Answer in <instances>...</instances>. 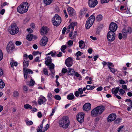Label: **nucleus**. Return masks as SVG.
<instances>
[{
    "instance_id": "ddd939ff",
    "label": "nucleus",
    "mask_w": 132,
    "mask_h": 132,
    "mask_svg": "<svg viewBox=\"0 0 132 132\" xmlns=\"http://www.w3.org/2000/svg\"><path fill=\"white\" fill-rule=\"evenodd\" d=\"M84 113L81 112L79 113L77 116V119L78 121L80 122H82L84 121Z\"/></svg>"
},
{
    "instance_id": "f704fd0d",
    "label": "nucleus",
    "mask_w": 132,
    "mask_h": 132,
    "mask_svg": "<svg viewBox=\"0 0 132 132\" xmlns=\"http://www.w3.org/2000/svg\"><path fill=\"white\" fill-rule=\"evenodd\" d=\"M35 81L32 78L31 79L30 83H27V84L29 86H33L35 84Z\"/></svg>"
},
{
    "instance_id": "ea45409f",
    "label": "nucleus",
    "mask_w": 132,
    "mask_h": 132,
    "mask_svg": "<svg viewBox=\"0 0 132 132\" xmlns=\"http://www.w3.org/2000/svg\"><path fill=\"white\" fill-rule=\"evenodd\" d=\"M122 119L121 118H117L114 121V123L115 124H118L120 123L121 122Z\"/></svg>"
},
{
    "instance_id": "c9c22d12",
    "label": "nucleus",
    "mask_w": 132,
    "mask_h": 132,
    "mask_svg": "<svg viewBox=\"0 0 132 132\" xmlns=\"http://www.w3.org/2000/svg\"><path fill=\"white\" fill-rule=\"evenodd\" d=\"M95 86H93L89 85H87L86 86V89L89 90H91L93 89L95 87Z\"/></svg>"
},
{
    "instance_id": "5701e85b",
    "label": "nucleus",
    "mask_w": 132,
    "mask_h": 132,
    "mask_svg": "<svg viewBox=\"0 0 132 132\" xmlns=\"http://www.w3.org/2000/svg\"><path fill=\"white\" fill-rule=\"evenodd\" d=\"M69 14L71 16L75 13L74 10L71 7H69L67 8Z\"/></svg>"
},
{
    "instance_id": "5fc2aeb1",
    "label": "nucleus",
    "mask_w": 132,
    "mask_h": 132,
    "mask_svg": "<svg viewBox=\"0 0 132 132\" xmlns=\"http://www.w3.org/2000/svg\"><path fill=\"white\" fill-rule=\"evenodd\" d=\"M73 42L71 40H69L67 43L68 45L69 46H72L73 44Z\"/></svg>"
},
{
    "instance_id": "58836bf2",
    "label": "nucleus",
    "mask_w": 132,
    "mask_h": 132,
    "mask_svg": "<svg viewBox=\"0 0 132 132\" xmlns=\"http://www.w3.org/2000/svg\"><path fill=\"white\" fill-rule=\"evenodd\" d=\"M119 95L121 96L123 95L125 93V90L119 88Z\"/></svg>"
},
{
    "instance_id": "f3484780",
    "label": "nucleus",
    "mask_w": 132,
    "mask_h": 132,
    "mask_svg": "<svg viewBox=\"0 0 132 132\" xmlns=\"http://www.w3.org/2000/svg\"><path fill=\"white\" fill-rule=\"evenodd\" d=\"M91 104L89 103H85L83 106V109L85 111H88L91 109Z\"/></svg>"
},
{
    "instance_id": "f03ea898",
    "label": "nucleus",
    "mask_w": 132,
    "mask_h": 132,
    "mask_svg": "<svg viewBox=\"0 0 132 132\" xmlns=\"http://www.w3.org/2000/svg\"><path fill=\"white\" fill-rule=\"evenodd\" d=\"M70 123L68 117L67 116H64L60 120L59 125L60 127L64 128H67Z\"/></svg>"
},
{
    "instance_id": "393cba45",
    "label": "nucleus",
    "mask_w": 132,
    "mask_h": 132,
    "mask_svg": "<svg viewBox=\"0 0 132 132\" xmlns=\"http://www.w3.org/2000/svg\"><path fill=\"white\" fill-rule=\"evenodd\" d=\"M119 87L112 88L111 90V92L112 94L116 95L118 93L119 90Z\"/></svg>"
},
{
    "instance_id": "f257e3e1",
    "label": "nucleus",
    "mask_w": 132,
    "mask_h": 132,
    "mask_svg": "<svg viewBox=\"0 0 132 132\" xmlns=\"http://www.w3.org/2000/svg\"><path fill=\"white\" fill-rule=\"evenodd\" d=\"M29 8L28 3L26 2L22 3L17 8V11L20 14H23L26 12Z\"/></svg>"
},
{
    "instance_id": "aec40b11",
    "label": "nucleus",
    "mask_w": 132,
    "mask_h": 132,
    "mask_svg": "<svg viewBox=\"0 0 132 132\" xmlns=\"http://www.w3.org/2000/svg\"><path fill=\"white\" fill-rule=\"evenodd\" d=\"M95 108L99 115L101 114L104 110V107L103 106H97Z\"/></svg>"
},
{
    "instance_id": "e2e57ef3",
    "label": "nucleus",
    "mask_w": 132,
    "mask_h": 132,
    "mask_svg": "<svg viewBox=\"0 0 132 132\" xmlns=\"http://www.w3.org/2000/svg\"><path fill=\"white\" fill-rule=\"evenodd\" d=\"M110 0H101V3H104L108 2Z\"/></svg>"
},
{
    "instance_id": "69168bd1",
    "label": "nucleus",
    "mask_w": 132,
    "mask_h": 132,
    "mask_svg": "<svg viewBox=\"0 0 132 132\" xmlns=\"http://www.w3.org/2000/svg\"><path fill=\"white\" fill-rule=\"evenodd\" d=\"M37 116L39 118H41L42 117V114L41 112H38L37 114Z\"/></svg>"
},
{
    "instance_id": "9b49d317",
    "label": "nucleus",
    "mask_w": 132,
    "mask_h": 132,
    "mask_svg": "<svg viewBox=\"0 0 132 132\" xmlns=\"http://www.w3.org/2000/svg\"><path fill=\"white\" fill-rule=\"evenodd\" d=\"M43 122L42 124H40L38 127V128L37 129V132H45L49 128V125L48 124H47L44 128L43 131L42 132V131L43 126Z\"/></svg>"
},
{
    "instance_id": "09e8293b",
    "label": "nucleus",
    "mask_w": 132,
    "mask_h": 132,
    "mask_svg": "<svg viewBox=\"0 0 132 132\" xmlns=\"http://www.w3.org/2000/svg\"><path fill=\"white\" fill-rule=\"evenodd\" d=\"M77 91L79 93V94L80 95H81L83 93L82 89L81 88H79L78 89V90Z\"/></svg>"
},
{
    "instance_id": "49530a36",
    "label": "nucleus",
    "mask_w": 132,
    "mask_h": 132,
    "mask_svg": "<svg viewBox=\"0 0 132 132\" xmlns=\"http://www.w3.org/2000/svg\"><path fill=\"white\" fill-rule=\"evenodd\" d=\"M67 46L65 45H63L62 46L61 48V51H62L63 53H65V50Z\"/></svg>"
},
{
    "instance_id": "cd10ccee",
    "label": "nucleus",
    "mask_w": 132,
    "mask_h": 132,
    "mask_svg": "<svg viewBox=\"0 0 132 132\" xmlns=\"http://www.w3.org/2000/svg\"><path fill=\"white\" fill-rule=\"evenodd\" d=\"M77 22H72L69 26L68 27L69 29H72L73 30V29L74 27L77 26Z\"/></svg>"
},
{
    "instance_id": "c85d7f7f",
    "label": "nucleus",
    "mask_w": 132,
    "mask_h": 132,
    "mask_svg": "<svg viewBox=\"0 0 132 132\" xmlns=\"http://www.w3.org/2000/svg\"><path fill=\"white\" fill-rule=\"evenodd\" d=\"M75 97V96L72 93H70L68 94L67 96V98L69 100H71Z\"/></svg>"
},
{
    "instance_id": "de8ad7c7",
    "label": "nucleus",
    "mask_w": 132,
    "mask_h": 132,
    "mask_svg": "<svg viewBox=\"0 0 132 132\" xmlns=\"http://www.w3.org/2000/svg\"><path fill=\"white\" fill-rule=\"evenodd\" d=\"M43 71L45 75H47L48 74V72L46 69L44 68L43 69Z\"/></svg>"
},
{
    "instance_id": "0eeeda50",
    "label": "nucleus",
    "mask_w": 132,
    "mask_h": 132,
    "mask_svg": "<svg viewBox=\"0 0 132 132\" xmlns=\"http://www.w3.org/2000/svg\"><path fill=\"white\" fill-rule=\"evenodd\" d=\"M115 33L111 31H108L107 34V38L109 41L112 42L114 41L115 38Z\"/></svg>"
},
{
    "instance_id": "412c9836",
    "label": "nucleus",
    "mask_w": 132,
    "mask_h": 132,
    "mask_svg": "<svg viewBox=\"0 0 132 132\" xmlns=\"http://www.w3.org/2000/svg\"><path fill=\"white\" fill-rule=\"evenodd\" d=\"M48 28L46 27H42L40 30V34L42 35H45L47 33Z\"/></svg>"
},
{
    "instance_id": "a878e982",
    "label": "nucleus",
    "mask_w": 132,
    "mask_h": 132,
    "mask_svg": "<svg viewBox=\"0 0 132 132\" xmlns=\"http://www.w3.org/2000/svg\"><path fill=\"white\" fill-rule=\"evenodd\" d=\"M91 114L92 116L96 117L99 115L96 108L93 109L91 111Z\"/></svg>"
},
{
    "instance_id": "423d86ee",
    "label": "nucleus",
    "mask_w": 132,
    "mask_h": 132,
    "mask_svg": "<svg viewBox=\"0 0 132 132\" xmlns=\"http://www.w3.org/2000/svg\"><path fill=\"white\" fill-rule=\"evenodd\" d=\"M122 32L123 36V39H125L127 37L128 34L132 33V28L130 27L124 28L122 29Z\"/></svg>"
},
{
    "instance_id": "bf43d9fd",
    "label": "nucleus",
    "mask_w": 132,
    "mask_h": 132,
    "mask_svg": "<svg viewBox=\"0 0 132 132\" xmlns=\"http://www.w3.org/2000/svg\"><path fill=\"white\" fill-rule=\"evenodd\" d=\"M19 93L17 91H15L14 92V97H17L18 96Z\"/></svg>"
},
{
    "instance_id": "4468645a",
    "label": "nucleus",
    "mask_w": 132,
    "mask_h": 132,
    "mask_svg": "<svg viewBox=\"0 0 132 132\" xmlns=\"http://www.w3.org/2000/svg\"><path fill=\"white\" fill-rule=\"evenodd\" d=\"M46 101L47 99L45 97L42 95H40L38 99V104L39 105L44 104Z\"/></svg>"
},
{
    "instance_id": "1a4fd4ad",
    "label": "nucleus",
    "mask_w": 132,
    "mask_h": 132,
    "mask_svg": "<svg viewBox=\"0 0 132 132\" xmlns=\"http://www.w3.org/2000/svg\"><path fill=\"white\" fill-rule=\"evenodd\" d=\"M24 59L23 62V69H26L27 68L29 64V61H28V55L27 54H25L23 56Z\"/></svg>"
},
{
    "instance_id": "2f4dec72",
    "label": "nucleus",
    "mask_w": 132,
    "mask_h": 132,
    "mask_svg": "<svg viewBox=\"0 0 132 132\" xmlns=\"http://www.w3.org/2000/svg\"><path fill=\"white\" fill-rule=\"evenodd\" d=\"M44 4L45 5H48L50 4L52 2L53 0H43Z\"/></svg>"
},
{
    "instance_id": "13d9d810",
    "label": "nucleus",
    "mask_w": 132,
    "mask_h": 132,
    "mask_svg": "<svg viewBox=\"0 0 132 132\" xmlns=\"http://www.w3.org/2000/svg\"><path fill=\"white\" fill-rule=\"evenodd\" d=\"M23 90L26 91H27L28 90V87L26 85L23 86Z\"/></svg>"
},
{
    "instance_id": "4be33fe9",
    "label": "nucleus",
    "mask_w": 132,
    "mask_h": 132,
    "mask_svg": "<svg viewBox=\"0 0 132 132\" xmlns=\"http://www.w3.org/2000/svg\"><path fill=\"white\" fill-rule=\"evenodd\" d=\"M46 60L45 61V64L47 66H48V65L52 62V60L51 59V57L50 56H48L46 57Z\"/></svg>"
},
{
    "instance_id": "c03bdc74",
    "label": "nucleus",
    "mask_w": 132,
    "mask_h": 132,
    "mask_svg": "<svg viewBox=\"0 0 132 132\" xmlns=\"http://www.w3.org/2000/svg\"><path fill=\"white\" fill-rule=\"evenodd\" d=\"M26 124L28 125H32L33 124V122L31 121H29L28 120H25Z\"/></svg>"
},
{
    "instance_id": "4c0bfd02",
    "label": "nucleus",
    "mask_w": 132,
    "mask_h": 132,
    "mask_svg": "<svg viewBox=\"0 0 132 132\" xmlns=\"http://www.w3.org/2000/svg\"><path fill=\"white\" fill-rule=\"evenodd\" d=\"M41 53H39L38 51H34L32 53V54L34 56H41Z\"/></svg>"
},
{
    "instance_id": "e433bc0d",
    "label": "nucleus",
    "mask_w": 132,
    "mask_h": 132,
    "mask_svg": "<svg viewBox=\"0 0 132 132\" xmlns=\"http://www.w3.org/2000/svg\"><path fill=\"white\" fill-rule=\"evenodd\" d=\"M51 54V56L52 57H54L56 54V52L54 51H51L49 53L47 54V55H49Z\"/></svg>"
},
{
    "instance_id": "bb28decb",
    "label": "nucleus",
    "mask_w": 132,
    "mask_h": 132,
    "mask_svg": "<svg viewBox=\"0 0 132 132\" xmlns=\"http://www.w3.org/2000/svg\"><path fill=\"white\" fill-rule=\"evenodd\" d=\"M11 60L10 64L12 67H13L14 66H16L17 65V62H14L13 59L11 58Z\"/></svg>"
},
{
    "instance_id": "774afa93",
    "label": "nucleus",
    "mask_w": 132,
    "mask_h": 132,
    "mask_svg": "<svg viewBox=\"0 0 132 132\" xmlns=\"http://www.w3.org/2000/svg\"><path fill=\"white\" fill-rule=\"evenodd\" d=\"M67 71V70L66 69L63 68L62 69V71L63 73H66Z\"/></svg>"
},
{
    "instance_id": "864d4df0",
    "label": "nucleus",
    "mask_w": 132,
    "mask_h": 132,
    "mask_svg": "<svg viewBox=\"0 0 132 132\" xmlns=\"http://www.w3.org/2000/svg\"><path fill=\"white\" fill-rule=\"evenodd\" d=\"M54 98L57 100H60L61 99L60 96L57 95H55L54 96Z\"/></svg>"
},
{
    "instance_id": "0e129e2a",
    "label": "nucleus",
    "mask_w": 132,
    "mask_h": 132,
    "mask_svg": "<svg viewBox=\"0 0 132 132\" xmlns=\"http://www.w3.org/2000/svg\"><path fill=\"white\" fill-rule=\"evenodd\" d=\"M21 42L18 41H16L15 42V44L17 46H19L21 45Z\"/></svg>"
},
{
    "instance_id": "b1692460",
    "label": "nucleus",
    "mask_w": 132,
    "mask_h": 132,
    "mask_svg": "<svg viewBox=\"0 0 132 132\" xmlns=\"http://www.w3.org/2000/svg\"><path fill=\"white\" fill-rule=\"evenodd\" d=\"M48 66L50 67V70L52 72V73L53 74L55 73L54 71V65L53 63H50L48 65Z\"/></svg>"
},
{
    "instance_id": "39448f33",
    "label": "nucleus",
    "mask_w": 132,
    "mask_h": 132,
    "mask_svg": "<svg viewBox=\"0 0 132 132\" xmlns=\"http://www.w3.org/2000/svg\"><path fill=\"white\" fill-rule=\"evenodd\" d=\"M61 21V18L57 14H56L52 19L53 24L57 26L60 25Z\"/></svg>"
},
{
    "instance_id": "603ef678",
    "label": "nucleus",
    "mask_w": 132,
    "mask_h": 132,
    "mask_svg": "<svg viewBox=\"0 0 132 132\" xmlns=\"http://www.w3.org/2000/svg\"><path fill=\"white\" fill-rule=\"evenodd\" d=\"M40 57L41 56H38L35 59V61L36 62H40V61L39 60V59Z\"/></svg>"
},
{
    "instance_id": "a18cd8bd",
    "label": "nucleus",
    "mask_w": 132,
    "mask_h": 132,
    "mask_svg": "<svg viewBox=\"0 0 132 132\" xmlns=\"http://www.w3.org/2000/svg\"><path fill=\"white\" fill-rule=\"evenodd\" d=\"M52 95L51 93H48L47 95V97L49 100H51V97H52Z\"/></svg>"
},
{
    "instance_id": "6ab92c4d",
    "label": "nucleus",
    "mask_w": 132,
    "mask_h": 132,
    "mask_svg": "<svg viewBox=\"0 0 132 132\" xmlns=\"http://www.w3.org/2000/svg\"><path fill=\"white\" fill-rule=\"evenodd\" d=\"M66 65L68 67H70L72 66L73 64L72 59L71 58L69 57L65 61Z\"/></svg>"
},
{
    "instance_id": "6e6552de",
    "label": "nucleus",
    "mask_w": 132,
    "mask_h": 132,
    "mask_svg": "<svg viewBox=\"0 0 132 132\" xmlns=\"http://www.w3.org/2000/svg\"><path fill=\"white\" fill-rule=\"evenodd\" d=\"M14 48L15 47L13 44L12 42H10L9 43L7 46L6 50L8 53H11L13 52Z\"/></svg>"
},
{
    "instance_id": "680f3d73",
    "label": "nucleus",
    "mask_w": 132,
    "mask_h": 132,
    "mask_svg": "<svg viewBox=\"0 0 132 132\" xmlns=\"http://www.w3.org/2000/svg\"><path fill=\"white\" fill-rule=\"evenodd\" d=\"M123 38L122 35L121 33H119L118 34V38L120 39H121L122 38Z\"/></svg>"
},
{
    "instance_id": "052dcab7",
    "label": "nucleus",
    "mask_w": 132,
    "mask_h": 132,
    "mask_svg": "<svg viewBox=\"0 0 132 132\" xmlns=\"http://www.w3.org/2000/svg\"><path fill=\"white\" fill-rule=\"evenodd\" d=\"M103 87L101 86L97 88L96 89V90L98 92L102 90L103 89Z\"/></svg>"
},
{
    "instance_id": "4d7b16f0",
    "label": "nucleus",
    "mask_w": 132,
    "mask_h": 132,
    "mask_svg": "<svg viewBox=\"0 0 132 132\" xmlns=\"http://www.w3.org/2000/svg\"><path fill=\"white\" fill-rule=\"evenodd\" d=\"M3 58V54L2 51L0 50V61Z\"/></svg>"
},
{
    "instance_id": "6e6d98bb",
    "label": "nucleus",
    "mask_w": 132,
    "mask_h": 132,
    "mask_svg": "<svg viewBox=\"0 0 132 132\" xmlns=\"http://www.w3.org/2000/svg\"><path fill=\"white\" fill-rule=\"evenodd\" d=\"M107 65L108 67L109 68V69L110 67H110V66H111L112 67H114V65L111 62H108V64H107Z\"/></svg>"
},
{
    "instance_id": "9d476101",
    "label": "nucleus",
    "mask_w": 132,
    "mask_h": 132,
    "mask_svg": "<svg viewBox=\"0 0 132 132\" xmlns=\"http://www.w3.org/2000/svg\"><path fill=\"white\" fill-rule=\"evenodd\" d=\"M24 78L26 79L27 78L29 77L30 74L33 73V71L30 69H23Z\"/></svg>"
},
{
    "instance_id": "7ed1b4c3",
    "label": "nucleus",
    "mask_w": 132,
    "mask_h": 132,
    "mask_svg": "<svg viewBox=\"0 0 132 132\" xmlns=\"http://www.w3.org/2000/svg\"><path fill=\"white\" fill-rule=\"evenodd\" d=\"M19 29L15 23L12 24L9 28V31L12 35H14L18 33Z\"/></svg>"
},
{
    "instance_id": "3c124183",
    "label": "nucleus",
    "mask_w": 132,
    "mask_h": 132,
    "mask_svg": "<svg viewBox=\"0 0 132 132\" xmlns=\"http://www.w3.org/2000/svg\"><path fill=\"white\" fill-rule=\"evenodd\" d=\"M109 69L113 73H114L117 71V70L111 67H110Z\"/></svg>"
},
{
    "instance_id": "a211bd4d",
    "label": "nucleus",
    "mask_w": 132,
    "mask_h": 132,
    "mask_svg": "<svg viewBox=\"0 0 132 132\" xmlns=\"http://www.w3.org/2000/svg\"><path fill=\"white\" fill-rule=\"evenodd\" d=\"M116 115L114 113H112L109 115L107 119L109 122H111L114 121L116 118Z\"/></svg>"
},
{
    "instance_id": "79ce46f5",
    "label": "nucleus",
    "mask_w": 132,
    "mask_h": 132,
    "mask_svg": "<svg viewBox=\"0 0 132 132\" xmlns=\"http://www.w3.org/2000/svg\"><path fill=\"white\" fill-rule=\"evenodd\" d=\"M103 18V16L101 14L98 15L96 17V19L98 21L101 20Z\"/></svg>"
},
{
    "instance_id": "37998d69",
    "label": "nucleus",
    "mask_w": 132,
    "mask_h": 132,
    "mask_svg": "<svg viewBox=\"0 0 132 132\" xmlns=\"http://www.w3.org/2000/svg\"><path fill=\"white\" fill-rule=\"evenodd\" d=\"M4 86V83L2 81V80L0 79V88H3Z\"/></svg>"
},
{
    "instance_id": "c756f323",
    "label": "nucleus",
    "mask_w": 132,
    "mask_h": 132,
    "mask_svg": "<svg viewBox=\"0 0 132 132\" xmlns=\"http://www.w3.org/2000/svg\"><path fill=\"white\" fill-rule=\"evenodd\" d=\"M68 75H73L75 72V71L73 69L68 68Z\"/></svg>"
},
{
    "instance_id": "2eb2a0df",
    "label": "nucleus",
    "mask_w": 132,
    "mask_h": 132,
    "mask_svg": "<svg viewBox=\"0 0 132 132\" xmlns=\"http://www.w3.org/2000/svg\"><path fill=\"white\" fill-rule=\"evenodd\" d=\"M118 26L117 24L115 23L112 22L110 24L109 29L110 31H113L114 32L116 31L117 28Z\"/></svg>"
},
{
    "instance_id": "f8f14e48",
    "label": "nucleus",
    "mask_w": 132,
    "mask_h": 132,
    "mask_svg": "<svg viewBox=\"0 0 132 132\" xmlns=\"http://www.w3.org/2000/svg\"><path fill=\"white\" fill-rule=\"evenodd\" d=\"M98 4L97 0H88V4L89 6L91 8H94Z\"/></svg>"
},
{
    "instance_id": "72a5a7b5",
    "label": "nucleus",
    "mask_w": 132,
    "mask_h": 132,
    "mask_svg": "<svg viewBox=\"0 0 132 132\" xmlns=\"http://www.w3.org/2000/svg\"><path fill=\"white\" fill-rule=\"evenodd\" d=\"M27 38L29 41H31L33 39V35L30 34H28L27 36Z\"/></svg>"
},
{
    "instance_id": "dca6fc26",
    "label": "nucleus",
    "mask_w": 132,
    "mask_h": 132,
    "mask_svg": "<svg viewBox=\"0 0 132 132\" xmlns=\"http://www.w3.org/2000/svg\"><path fill=\"white\" fill-rule=\"evenodd\" d=\"M48 40V38L46 36H44L40 40V44L42 46H44L46 44Z\"/></svg>"
},
{
    "instance_id": "7c9ffc66",
    "label": "nucleus",
    "mask_w": 132,
    "mask_h": 132,
    "mask_svg": "<svg viewBox=\"0 0 132 132\" xmlns=\"http://www.w3.org/2000/svg\"><path fill=\"white\" fill-rule=\"evenodd\" d=\"M118 132H125V129L124 128V126L123 125H121L118 128Z\"/></svg>"
},
{
    "instance_id": "20e7f679",
    "label": "nucleus",
    "mask_w": 132,
    "mask_h": 132,
    "mask_svg": "<svg viewBox=\"0 0 132 132\" xmlns=\"http://www.w3.org/2000/svg\"><path fill=\"white\" fill-rule=\"evenodd\" d=\"M92 15L87 20L85 24V27L86 28L89 29L91 27L95 21V17L94 14Z\"/></svg>"
},
{
    "instance_id": "473e14b6",
    "label": "nucleus",
    "mask_w": 132,
    "mask_h": 132,
    "mask_svg": "<svg viewBox=\"0 0 132 132\" xmlns=\"http://www.w3.org/2000/svg\"><path fill=\"white\" fill-rule=\"evenodd\" d=\"M79 47L81 49L85 47V44L84 42L82 40H80L79 42Z\"/></svg>"
},
{
    "instance_id": "338daca9",
    "label": "nucleus",
    "mask_w": 132,
    "mask_h": 132,
    "mask_svg": "<svg viewBox=\"0 0 132 132\" xmlns=\"http://www.w3.org/2000/svg\"><path fill=\"white\" fill-rule=\"evenodd\" d=\"M122 87L123 89L126 90L127 88V86L126 85H122Z\"/></svg>"
},
{
    "instance_id": "8fccbe9b",
    "label": "nucleus",
    "mask_w": 132,
    "mask_h": 132,
    "mask_svg": "<svg viewBox=\"0 0 132 132\" xmlns=\"http://www.w3.org/2000/svg\"><path fill=\"white\" fill-rule=\"evenodd\" d=\"M86 13V11L85 10H81L80 11V14L81 16L84 15Z\"/></svg>"
},
{
    "instance_id": "a19ab883",
    "label": "nucleus",
    "mask_w": 132,
    "mask_h": 132,
    "mask_svg": "<svg viewBox=\"0 0 132 132\" xmlns=\"http://www.w3.org/2000/svg\"><path fill=\"white\" fill-rule=\"evenodd\" d=\"M23 107L24 108L27 109H32V106L31 105L28 104L24 105Z\"/></svg>"
}]
</instances>
